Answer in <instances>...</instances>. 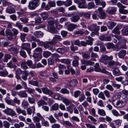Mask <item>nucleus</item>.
I'll return each instance as SVG.
<instances>
[{"instance_id":"nucleus-20","label":"nucleus","mask_w":128,"mask_h":128,"mask_svg":"<svg viewBox=\"0 0 128 128\" xmlns=\"http://www.w3.org/2000/svg\"><path fill=\"white\" fill-rule=\"evenodd\" d=\"M2 2L3 6H8L10 7H11L13 6V4L10 3L8 2L5 0H2Z\"/></svg>"},{"instance_id":"nucleus-53","label":"nucleus","mask_w":128,"mask_h":128,"mask_svg":"<svg viewBox=\"0 0 128 128\" xmlns=\"http://www.w3.org/2000/svg\"><path fill=\"white\" fill-rule=\"evenodd\" d=\"M128 100L127 97L126 96H124V98H123V99L121 100L124 106L125 105L126 103V102Z\"/></svg>"},{"instance_id":"nucleus-44","label":"nucleus","mask_w":128,"mask_h":128,"mask_svg":"<svg viewBox=\"0 0 128 128\" xmlns=\"http://www.w3.org/2000/svg\"><path fill=\"white\" fill-rule=\"evenodd\" d=\"M7 64L8 67L11 68H15L17 67L15 64H13L11 62L7 63Z\"/></svg>"},{"instance_id":"nucleus-24","label":"nucleus","mask_w":128,"mask_h":128,"mask_svg":"<svg viewBox=\"0 0 128 128\" xmlns=\"http://www.w3.org/2000/svg\"><path fill=\"white\" fill-rule=\"evenodd\" d=\"M6 12L9 14H14L16 12L15 10L12 8H6Z\"/></svg>"},{"instance_id":"nucleus-23","label":"nucleus","mask_w":128,"mask_h":128,"mask_svg":"<svg viewBox=\"0 0 128 128\" xmlns=\"http://www.w3.org/2000/svg\"><path fill=\"white\" fill-rule=\"evenodd\" d=\"M34 34L36 37L39 38L42 37L43 36V33L40 31L35 32Z\"/></svg>"},{"instance_id":"nucleus-30","label":"nucleus","mask_w":128,"mask_h":128,"mask_svg":"<svg viewBox=\"0 0 128 128\" xmlns=\"http://www.w3.org/2000/svg\"><path fill=\"white\" fill-rule=\"evenodd\" d=\"M52 53L50 52L47 51H44L43 54V55L44 57L46 58H48L49 56L52 55Z\"/></svg>"},{"instance_id":"nucleus-6","label":"nucleus","mask_w":128,"mask_h":128,"mask_svg":"<svg viewBox=\"0 0 128 128\" xmlns=\"http://www.w3.org/2000/svg\"><path fill=\"white\" fill-rule=\"evenodd\" d=\"M42 90L44 93L50 96L52 95L54 93L52 91L46 87L42 88Z\"/></svg>"},{"instance_id":"nucleus-45","label":"nucleus","mask_w":128,"mask_h":128,"mask_svg":"<svg viewBox=\"0 0 128 128\" xmlns=\"http://www.w3.org/2000/svg\"><path fill=\"white\" fill-rule=\"evenodd\" d=\"M60 92L64 94H68L69 93V92L66 88H62L60 90Z\"/></svg>"},{"instance_id":"nucleus-14","label":"nucleus","mask_w":128,"mask_h":128,"mask_svg":"<svg viewBox=\"0 0 128 128\" xmlns=\"http://www.w3.org/2000/svg\"><path fill=\"white\" fill-rule=\"evenodd\" d=\"M6 36L9 40H11L13 38L14 36L12 32H11L6 30L5 31Z\"/></svg>"},{"instance_id":"nucleus-41","label":"nucleus","mask_w":128,"mask_h":128,"mask_svg":"<svg viewBox=\"0 0 128 128\" xmlns=\"http://www.w3.org/2000/svg\"><path fill=\"white\" fill-rule=\"evenodd\" d=\"M77 80L76 79L72 80L70 82V85L72 86H75L77 84Z\"/></svg>"},{"instance_id":"nucleus-52","label":"nucleus","mask_w":128,"mask_h":128,"mask_svg":"<svg viewBox=\"0 0 128 128\" xmlns=\"http://www.w3.org/2000/svg\"><path fill=\"white\" fill-rule=\"evenodd\" d=\"M20 19L21 22L24 23L28 22V19L27 18L22 17V18H20Z\"/></svg>"},{"instance_id":"nucleus-32","label":"nucleus","mask_w":128,"mask_h":128,"mask_svg":"<svg viewBox=\"0 0 128 128\" xmlns=\"http://www.w3.org/2000/svg\"><path fill=\"white\" fill-rule=\"evenodd\" d=\"M112 32L116 34H119L120 33V32L119 30L118 27L116 26L113 30L112 31Z\"/></svg>"},{"instance_id":"nucleus-28","label":"nucleus","mask_w":128,"mask_h":128,"mask_svg":"<svg viewBox=\"0 0 128 128\" xmlns=\"http://www.w3.org/2000/svg\"><path fill=\"white\" fill-rule=\"evenodd\" d=\"M30 44L28 43H22L21 46V48L22 49L26 50L28 47L30 46Z\"/></svg>"},{"instance_id":"nucleus-49","label":"nucleus","mask_w":128,"mask_h":128,"mask_svg":"<svg viewBox=\"0 0 128 128\" xmlns=\"http://www.w3.org/2000/svg\"><path fill=\"white\" fill-rule=\"evenodd\" d=\"M48 118L50 120V122L51 123H54L56 122V120L52 115H50L49 117Z\"/></svg>"},{"instance_id":"nucleus-7","label":"nucleus","mask_w":128,"mask_h":128,"mask_svg":"<svg viewBox=\"0 0 128 128\" xmlns=\"http://www.w3.org/2000/svg\"><path fill=\"white\" fill-rule=\"evenodd\" d=\"M16 110L18 114H22L24 116H26L27 114L26 111L24 110H22L19 107L16 108Z\"/></svg>"},{"instance_id":"nucleus-16","label":"nucleus","mask_w":128,"mask_h":128,"mask_svg":"<svg viewBox=\"0 0 128 128\" xmlns=\"http://www.w3.org/2000/svg\"><path fill=\"white\" fill-rule=\"evenodd\" d=\"M18 95L21 98H27L28 96L27 94L25 91H20L18 92Z\"/></svg>"},{"instance_id":"nucleus-46","label":"nucleus","mask_w":128,"mask_h":128,"mask_svg":"<svg viewBox=\"0 0 128 128\" xmlns=\"http://www.w3.org/2000/svg\"><path fill=\"white\" fill-rule=\"evenodd\" d=\"M48 4L50 5L51 8L55 7L56 6V3L55 1H50L48 2Z\"/></svg>"},{"instance_id":"nucleus-15","label":"nucleus","mask_w":128,"mask_h":128,"mask_svg":"<svg viewBox=\"0 0 128 128\" xmlns=\"http://www.w3.org/2000/svg\"><path fill=\"white\" fill-rule=\"evenodd\" d=\"M98 10L101 16L102 19H104L106 17V14L101 7H100L98 8Z\"/></svg>"},{"instance_id":"nucleus-35","label":"nucleus","mask_w":128,"mask_h":128,"mask_svg":"<svg viewBox=\"0 0 128 128\" xmlns=\"http://www.w3.org/2000/svg\"><path fill=\"white\" fill-rule=\"evenodd\" d=\"M29 105V104L27 101L24 100L22 102L21 106L22 107L25 109Z\"/></svg>"},{"instance_id":"nucleus-3","label":"nucleus","mask_w":128,"mask_h":128,"mask_svg":"<svg viewBox=\"0 0 128 128\" xmlns=\"http://www.w3.org/2000/svg\"><path fill=\"white\" fill-rule=\"evenodd\" d=\"M88 28L90 31H94L96 32V34L98 35V32L100 30V26H97L96 24H94L92 25L88 26Z\"/></svg>"},{"instance_id":"nucleus-10","label":"nucleus","mask_w":128,"mask_h":128,"mask_svg":"<svg viewBox=\"0 0 128 128\" xmlns=\"http://www.w3.org/2000/svg\"><path fill=\"white\" fill-rule=\"evenodd\" d=\"M78 5V7L80 8H86V1L84 0H80V2Z\"/></svg>"},{"instance_id":"nucleus-12","label":"nucleus","mask_w":128,"mask_h":128,"mask_svg":"<svg viewBox=\"0 0 128 128\" xmlns=\"http://www.w3.org/2000/svg\"><path fill=\"white\" fill-rule=\"evenodd\" d=\"M80 19V17L78 14H75L72 16L70 18L71 21L73 22H77Z\"/></svg>"},{"instance_id":"nucleus-63","label":"nucleus","mask_w":128,"mask_h":128,"mask_svg":"<svg viewBox=\"0 0 128 128\" xmlns=\"http://www.w3.org/2000/svg\"><path fill=\"white\" fill-rule=\"evenodd\" d=\"M62 102L64 103L66 106H68L70 102V101L66 99H63L62 100Z\"/></svg>"},{"instance_id":"nucleus-62","label":"nucleus","mask_w":128,"mask_h":128,"mask_svg":"<svg viewBox=\"0 0 128 128\" xmlns=\"http://www.w3.org/2000/svg\"><path fill=\"white\" fill-rule=\"evenodd\" d=\"M112 114L115 116H120L118 112L115 110H112Z\"/></svg>"},{"instance_id":"nucleus-34","label":"nucleus","mask_w":128,"mask_h":128,"mask_svg":"<svg viewBox=\"0 0 128 128\" xmlns=\"http://www.w3.org/2000/svg\"><path fill=\"white\" fill-rule=\"evenodd\" d=\"M28 82L30 84L36 86H38V82L37 81L30 80Z\"/></svg>"},{"instance_id":"nucleus-42","label":"nucleus","mask_w":128,"mask_h":128,"mask_svg":"<svg viewBox=\"0 0 128 128\" xmlns=\"http://www.w3.org/2000/svg\"><path fill=\"white\" fill-rule=\"evenodd\" d=\"M15 26L18 27L20 30H22V28L23 25L21 24V23L18 21L16 22Z\"/></svg>"},{"instance_id":"nucleus-36","label":"nucleus","mask_w":128,"mask_h":128,"mask_svg":"<svg viewBox=\"0 0 128 128\" xmlns=\"http://www.w3.org/2000/svg\"><path fill=\"white\" fill-rule=\"evenodd\" d=\"M98 114L102 116H104L106 115V112L103 109H98Z\"/></svg>"},{"instance_id":"nucleus-55","label":"nucleus","mask_w":128,"mask_h":128,"mask_svg":"<svg viewBox=\"0 0 128 128\" xmlns=\"http://www.w3.org/2000/svg\"><path fill=\"white\" fill-rule=\"evenodd\" d=\"M26 89V90L27 92L30 94H32L35 91L34 89H32L28 87Z\"/></svg>"},{"instance_id":"nucleus-54","label":"nucleus","mask_w":128,"mask_h":128,"mask_svg":"<svg viewBox=\"0 0 128 128\" xmlns=\"http://www.w3.org/2000/svg\"><path fill=\"white\" fill-rule=\"evenodd\" d=\"M3 125L5 128H9L10 126V124L6 121H4L3 122Z\"/></svg>"},{"instance_id":"nucleus-56","label":"nucleus","mask_w":128,"mask_h":128,"mask_svg":"<svg viewBox=\"0 0 128 128\" xmlns=\"http://www.w3.org/2000/svg\"><path fill=\"white\" fill-rule=\"evenodd\" d=\"M13 102L15 104L16 103L18 105L20 104V100L18 99V98L16 97H14L13 99Z\"/></svg>"},{"instance_id":"nucleus-21","label":"nucleus","mask_w":128,"mask_h":128,"mask_svg":"<svg viewBox=\"0 0 128 128\" xmlns=\"http://www.w3.org/2000/svg\"><path fill=\"white\" fill-rule=\"evenodd\" d=\"M8 50L12 52H13L15 54H17L18 52L16 48L14 46H12L11 48H8Z\"/></svg>"},{"instance_id":"nucleus-33","label":"nucleus","mask_w":128,"mask_h":128,"mask_svg":"<svg viewBox=\"0 0 128 128\" xmlns=\"http://www.w3.org/2000/svg\"><path fill=\"white\" fill-rule=\"evenodd\" d=\"M5 101L8 105L12 106H14L15 105V104L13 102H12L11 100L8 99L6 98H5Z\"/></svg>"},{"instance_id":"nucleus-29","label":"nucleus","mask_w":128,"mask_h":128,"mask_svg":"<svg viewBox=\"0 0 128 128\" xmlns=\"http://www.w3.org/2000/svg\"><path fill=\"white\" fill-rule=\"evenodd\" d=\"M27 63L25 62H23L20 64V67L21 68L24 70L27 69L28 67L27 66Z\"/></svg>"},{"instance_id":"nucleus-47","label":"nucleus","mask_w":128,"mask_h":128,"mask_svg":"<svg viewBox=\"0 0 128 128\" xmlns=\"http://www.w3.org/2000/svg\"><path fill=\"white\" fill-rule=\"evenodd\" d=\"M122 34L124 36H128V28H126L122 30Z\"/></svg>"},{"instance_id":"nucleus-64","label":"nucleus","mask_w":128,"mask_h":128,"mask_svg":"<svg viewBox=\"0 0 128 128\" xmlns=\"http://www.w3.org/2000/svg\"><path fill=\"white\" fill-rule=\"evenodd\" d=\"M60 62L64 63L66 64H69L70 63V62L69 60L67 59H62L60 60Z\"/></svg>"},{"instance_id":"nucleus-59","label":"nucleus","mask_w":128,"mask_h":128,"mask_svg":"<svg viewBox=\"0 0 128 128\" xmlns=\"http://www.w3.org/2000/svg\"><path fill=\"white\" fill-rule=\"evenodd\" d=\"M26 35L24 33H21L20 34V38L23 42H24L25 41V37Z\"/></svg>"},{"instance_id":"nucleus-2","label":"nucleus","mask_w":128,"mask_h":128,"mask_svg":"<svg viewBox=\"0 0 128 128\" xmlns=\"http://www.w3.org/2000/svg\"><path fill=\"white\" fill-rule=\"evenodd\" d=\"M3 112L7 115L12 116H16L17 114L16 112L13 109L8 108L3 110Z\"/></svg>"},{"instance_id":"nucleus-27","label":"nucleus","mask_w":128,"mask_h":128,"mask_svg":"<svg viewBox=\"0 0 128 128\" xmlns=\"http://www.w3.org/2000/svg\"><path fill=\"white\" fill-rule=\"evenodd\" d=\"M11 55L9 54H6L4 56V58L3 61L4 62H8V60L10 59L11 58Z\"/></svg>"},{"instance_id":"nucleus-58","label":"nucleus","mask_w":128,"mask_h":128,"mask_svg":"<svg viewBox=\"0 0 128 128\" xmlns=\"http://www.w3.org/2000/svg\"><path fill=\"white\" fill-rule=\"evenodd\" d=\"M57 5L58 6H61L64 4V2L63 1L58 0L56 2Z\"/></svg>"},{"instance_id":"nucleus-38","label":"nucleus","mask_w":128,"mask_h":128,"mask_svg":"<svg viewBox=\"0 0 128 128\" xmlns=\"http://www.w3.org/2000/svg\"><path fill=\"white\" fill-rule=\"evenodd\" d=\"M116 126L117 127L119 126L121 124L122 122V120L120 119L116 120L114 121Z\"/></svg>"},{"instance_id":"nucleus-18","label":"nucleus","mask_w":128,"mask_h":128,"mask_svg":"<svg viewBox=\"0 0 128 128\" xmlns=\"http://www.w3.org/2000/svg\"><path fill=\"white\" fill-rule=\"evenodd\" d=\"M79 58L77 56H75L74 57V60L72 62V66L74 67L77 66L78 64V60Z\"/></svg>"},{"instance_id":"nucleus-25","label":"nucleus","mask_w":128,"mask_h":128,"mask_svg":"<svg viewBox=\"0 0 128 128\" xmlns=\"http://www.w3.org/2000/svg\"><path fill=\"white\" fill-rule=\"evenodd\" d=\"M116 10V8L115 7H112L111 9L108 11V12L109 14H113L115 13Z\"/></svg>"},{"instance_id":"nucleus-60","label":"nucleus","mask_w":128,"mask_h":128,"mask_svg":"<svg viewBox=\"0 0 128 128\" xmlns=\"http://www.w3.org/2000/svg\"><path fill=\"white\" fill-rule=\"evenodd\" d=\"M8 74V72L7 71L0 72V76H1L5 77Z\"/></svg>"},{"instance_id":"nucleus-17","label":"nucleus","mask_w":128,"mask_h":128,"mask_svg":"<svg viewBox=\"0 0 128 128\" xmlns=\"http://www.w3.org/2000/svg\"><path fill=\"white\" fill-rule=\"evenodd\" d=\"M126 54V51L125 50H122L120 51L118 53L119 57L120 58H123Z\"/></svg>"},{"instance_id":"nucleus-9","label":"nucleus","mask_w":128,"mask_h":128,"mask_svg":"<svg viewBox=\"0 0 128 128\" xmlns=\"http://www.w3.org/2000/svg\"><path fill=\"white\" fill-rule=\"evenodd\" d=\"M114 106L117 108H121L124 106L121 100H117L115 104H114Z\"/></svg>"},{"instance_id":"nucleus-11","label":"nucleus","mask_w":128,"mask_h":128,"mask_svg":"<svg viewBox=\"0 0 128 128\" xmlns=\"http://www.w3.org/2000/svg\"><path fill=\"white\" fill-rule=\"evenodd\" d=\"M35 110V107L34 106H30L27 108L26 110V111L28 114L30 115L32 114V112L33 114L34 113Z\"/></svg>"},{"instance_id":"nucleus-50","label":"nucleus","mask_w":128,"mask_h":128,"mask_svg":"<svg viewBox=\"0 0 128 128\" xmlns=\"http://www.w3.org/2000/svg\"><path fill=\"white\" fill-rule=\"evenodd\" d=\"M57 52L61 54H63L66 52V50L64 48H58L56 50Z\"/></svg>"},{"instance_id":"nucleus-43","label":"nucleus","mask_w":128,"mask_h":128,"mask_svg":"<svg viewBox=\"0 0 128 128\" xmlns=\"http://www.w3.org/2000/svg\"><path fill=\"white\" fill-rule=\"evenodd\" d=\"M43 120L42 121L41 124L43 126H49V124L48 122L45 120L44 119H42Z\"/></svg>"},{"instance_id":"nucleus-61","label":"nucleus","mask_w":128,"mask_h":128,"mask_svg":"<svg viewBox=\"0 0 128 128\" xmlns=\"http://www.w3.org/2000/svg\"><path fill=\"white\" fill-rule=\"evenodd\" d=\"M67 110L70 112V114H72L73 112V108L71 105H70L66 108Z\"/></svg>"},{"instance_id":"nucleus-13","label":"nucleus","mask_w":128,"mask_h":128,"mask_svg":"<svg viewBox=\"0 0 128 128\" xmlns=\"http://www.w3.org/2000/svg\"><path fill=\"white\" fill-rule=\"evenodd\" d=\"M77 27L78 26L76 24H70L67 26V28L68 30L71 31Z\"/></svg>"},{"instance_id":"nucleus-26","label":"nucleus","mask_w":128,"mask_h":128,"mask_svg":"<svg viewBox=\"0 0 128 128\" xmlns=\"http://www.w3.org/2000/svg\"><path fill=\"white\" fill-rule=\"evenodd\" d=\"M37 104L38 107L47 104V103L44 101L42 100H40L38 101L37 102Z\"/></svg>"},{"instance_id":"nucleus-19","label":"nucleus","mask_w":128,"mask_h":128,"mask_svg":"<svg viewBox=\"0 0 128 128\" xmlns=\"http://www.w3.org/2000/svg\"><path fill=\"white\" fill-rule=\"evenodd\" d=\"M112 72L114 75L116 76H120L121 74L119 70L117 68H114L112 71Z\"/></svg>"},{"instance_id":"nucleus-5","label":"nucleus","mask_w":128,"mask_h":128,"mask_svg":"<svg viewBox=\"0 0 128 128\" xmlns=\"http://www.w3.org/2000/svg\"><path fill=\"white\" fill-rule=\"evenodd\" d=\"M113 57L112 56H108L107 55H104L102 56V59L100 61L102 62H104L105 64H107V62H104V61L107 60H112L113 59Z\"/></svg>"},{"instance_id":"nucleus-37","label":"nucleus","mask_w":128,"mask_h":128,"mask_svg":"<svg viewBox=\"0 0 128 128\" xmlns=\"http://www.w3.org/2000/svg\"><path fill=\"white\" fill-rule=\"evenodd\" d=\"M105 45L107 48L108 49L113 48L114 47V44L110 42L107 43Z\"/></svg>"},{"instance_id":"nucleus-1","label":"nucleus","mask_w":128,"mask_h":128,"mask_svg":"<svg viewBox=\"0 0 128 128\" xmlns=\"http://www.w3.org/2000/svg\"><path fill=\"white\" fill-rule=\"evenodd\" d=\"M39 0H33L29 2L28 7L30 10H34L37 6L40 4Z\"/></svg>"},{"instance_id":"nucleus-51","label":"nucleus","mask_w":128,"mask_h":128,"mask_svg":"<svg viewBox=\"0 0 128 128\" xmlns=\"http://www.w3.org/2000/svg\"><path fill=\"white\" fill-rule=\"evenodd\" d=\"M28 100L29 103L30 104H32L35 103V100L32 98L28 97Z\"/></svg>"},{"instance_id":"nucleus-48","label":"nucleus","mask_w":128,"mask_h":128,"mask_svg":"<svg viewBox=\"0 0 128 128\" xmlns=\"http://www.w3.org/2000/svg\"><path fill=\"white\" fill-rule=\"evenodd\" d=\"M94 70L96 72H100V69L99 67V65L98 64H96L94 66Z\"/></svg>"},{"instance_id":"nucleus-22","label":"nucleus","mask_w":128,"mask_h":128,"mask_svg":"<svg viewBox=\"0 0 128 128\" xmlns=\"http://www.w3.org/2000/svg\"><path fill=\"white\" fill-rule=\"evenodd\" d=\"M28 66L32 68H36V66L33 64L32 61L30 60H28L26 62Z\"/></svg>"},{"instance_id":"nucleus-31","label":"nucleus","mask_w":128,"mask_h":128,"mask_svg":"<svg viewBox=\"0 0 128 128\" xmlns=\"http://www.w3.org/2000/svg\"><path fill=\"white\" fill-rule=\"evenodd\" d=\"M98 97L103 100H106V98L103 92H101L99 93L98 95Z\"/></svg>"},{"instance_id":"nucleus-8","label":"nucleus","mask_w":128,"mask_h":128,"mask_svg":"<svg viewBox=\"0 0 128 128\" xmlns=\"http://www.w3.org/2000/svg\"><path fill=\"white\" fill-rule=\"evenodd\" d=\"M48 30L49 32L54 34H56L58 32L57 30L53 26H48Z\"/></svg>"},{"instance_id":"nucleus-4","label":"nucleus","mask_w":128,"mask_h":128,"mask_svg":"<svg viewBox=\"0 0 128 128\" xmlns=\"http://www.w3.org/2000/svg\"><path fill=\"white\" fill-rule=\"evenodd\" d=\"M62 39L60 36L55 34L53 37L52 40L49 42V43L50 44H55L58 41L61 40Z\"/></svg>"},{"instance_id":"nucleus-40","label":"nucleus","mask_w":128,"mask_h":128,"mask_svg":"<svg viewBox=\"0 0 128 128\" xmlns=\"http://www.w3.org/2000/svg\"><path fill=\"white\" fill-rule=\"evenodd\" d=\"M40 15L43 20H45L48 17V15L45 12H44L40 14Z\"/></svg>"},{"instance_id":"nucleus-57","label":"nucleus","mask_w":128,"mask_h":128,"mask_svg":"<svg viewBox=\"0 0 128 128\" xmlns=\"http://www.w3.org/2000/svg\"><path fill=\"white\" fill-rule=\"evenodd\" d=\"M72 4V1L71 0H68L66 1L65 2H64V5L66 6H69Z\"/></svg>"},{"instance_id":"nucleus-39","label":"nucleus","mask_w":128,"mask_h":128,"mask_svg":"<svg viewBox=\"0 0 128 128\" xmlns=\"http://www.w3.org/2000/svg\"><path fill=\"white\" fill-rule=\"evenodd\" d=\"M59 108V105L57 103H55L52 106L51 109L52 110H58Z\"/></svg>"}]
</instances>
